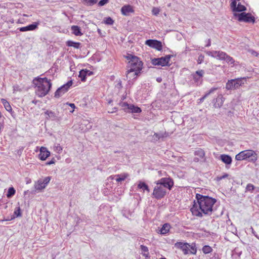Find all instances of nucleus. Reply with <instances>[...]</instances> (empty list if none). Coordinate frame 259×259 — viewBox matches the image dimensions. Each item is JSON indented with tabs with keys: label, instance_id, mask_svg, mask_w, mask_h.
Here are the masks:
<instances>
[{
	"label": "nucleus",
	"instance_id": "obj_56",
	"mask_svg": "<svg viewBox=\"0 0 259 259\" xmlns=\"http://www.w3.org/2000/svg\"><path fill=\"white\" fill-rule=\"evenodd\" d=\"M156 80L158 82H160L162 80V79L160 77H158L157 78Z\"/></svg>",
	"mask_w": 259,
	"mask_h": 259
},
{
	"label": "nucleus",
	"instance_id": "obj_44",
	"mask_svg": "<svg viewBox=\"0 0 259 259\" xmlns=\"http://www.w3.org/2000/svg\"><path fill=\"white\" fill-rule=\"evenodd\" d=\"M14 214L17 217L21 216V209L19 207H18L15 209V210L14 211Z\"/></svg>",
	"mask_w": 259,
	"mask_h": 259
},
{
	"label": "nucleus",
	"instance_id": "obj_8",
	"mask_svg": "<svg viewBox=\"0 0 259 259\" xmlns=\"http://www.w3.org/2000/svg\"><path fill=\"white\" fill-rule=\"evenodd\" d=\"M170 58V55H166L164 57L155 58L152 60V63L154 65L166 66L168 65Z\"/></svg>",
	"mask_w": 259,
	"mask_h": 259
},
{
	"label": "nucleus",
	"instance_id": "obj_6",
	"mask_svg": "<svg viewBox=\"0 0 259 259\" xmlns=\"http://www.w3.org/2000/svg\"><path fill=\"white\" fill-rule=\"evenodd\" d=\"M246 78L243 77L229 80L226 84V89L227 90L237 89L244 84V80L245 81Z\"/></svg>",
	"mask_w": 259,
	"mask_h": 259
},
{
	"label": "nucleus",
	"instance_id": "obj_55",
	"mask_svg": "<svg viewBox=\"0 0 259 259\" xmlns=\"http://www.w3.org/2000/svg\"><path fill=\"white\" fill-rule=\"evenodd\" d=\"M211 45L210 39H208L207 44L206 45V47H208Z\"/></svg>",
	"mask_w": 259,
	"mask_h": 259
},
{
	"label": "nucleus",
	"instance_id": "obj_60",
	"mask_svg": "<svg viewBox=\"0 0 259 259\" xmlns=\"http://www.w3.org/2000/svg\"><path fill=\"white\" fill-rule=\"evenodd\" d=\"M255 237H256V238H257L258 239H259V238L258 237V236H257V235H255Z\"/></svg>",
	"mask_w": 259,
	"mask_h": 259
},
{
	"label": "nucleus",
	"instance_id": "obj_29",
	"mask_svg": "<svg viewBox=\"0 0 259 259\" xmlns=\"http://www.w3.org/2000/svg\"><path fill=\"white\" fill-rule=\"evenodd\" d=\"M80 42H74L72 40H68L67 41V45L69 47H73L74 48L78 49L80 46Z\"/></svg>",
	"mask_w": 259,
	"mask_h": 259
},
{
	"label": "nucleus",
	"instance_id": "obj_49",
	"mask_svg": "<svg viewBox=\"0 0 259 259\" xmlns=\"http://www.w3.org/2000/svg\"><path fill=\"white\" fill-rule=\"evenodd\" d=\"M217 90V88H212L207 92H206L205 93V94L207 95V96H208L209 95L213 93Z\"/></svg>",
	"mask_w": 259,
	"mask_h": 259
},
{
	"label": "nucleus",
	"instance_id": "obj_23",
	"mask_svg": "<svg viewBox=\"0 0 259 259\" xmlns=\"http://www.w3.org/2000/svg\"><path fill=\"white\" fill-rule=\"evenodd\" d=\"M220 159L226 164H230L232 161L231 157L226 154L221 155L220 156Z\"/></svg>",
	"mask_w": 259,
	"mask_h": 259
},
{
	"label": "nucleus",
	"instance_id": "obj_41",
	"mask_svg": "<svg viewBox=\"0 0 259 259\" xmlns=\"http://www.w3.org/2000/svg\"><path fill=\"white\" fill-rule=\"evenodd\" d=\"M54 149L58 153H60L62 151V148L59 144L55 145L54 147Z\"/></svg>",
	"mask_w": 259,
	"mask_h": 259
},
{
	"label": "nucleus",
	"instance_id": "obj_16",
	"mask_svg": "<svg viewBox=\"0 0 259 259\" xmlns=\"http://www.w3.org/2000/svg\"><path fill=\"white\" fill-rule=\"evenodd\" d=\"M170 134L166 132H160L159 133H155L153 136H152V139L154 141H156L160 139L163 140L164 139L170 136Z\"/></svg>",
	"mask_w": 259,
	"mask_h": 259
},
{
	"label": "nucleus",
	"instance_id": "obj_38",
	"mask_svg": "<svg viewBox=\"0 0 259 259\" xmlns=\"http://www.w3.org/2000/svg\"><path fill=\"white\" fill-rule=\"evenodd\" d=\"M224 60H225L228 63L231 64H233L234 63V60L233 59V58L228 55L227 54L226 56L225 57V59H224Z\"/></svg>",
	"mask_w": 259,
	"mask_h": 259
},
{
	"label": "nucleus",
	"instance_id": "obj_27",
	"mask_svg": "<svg viewBox=\"0 0 259 259\" xmlns=\"http://www.w3.org/2000/svg\"><path fill=\"white\" fill-rule=\"evenodd\" d=\"M170 228V225L165 223L162 226V227L159 230V232L161 234H165L169 231Z\"/></svg>",
	"mask_w": 259,
	"mask_h": 259
},
{
	"label": "nucleus",
	"instance_id": "obj_28",
	"mask_svg": "<svg viewBox=\"0 0 259 259\" xmlns=\"http://www.w3.org/2000/svg\"><path fill=\"white\" fill-rule=\"evenodd\" d=\"M129 176V175L127 173H123L120 175H116L115 177H116V181L117 182H120L124 181Z\"/></svg>",
	"mask_w": 259,
	"mask_h": 259
},
{
	"label": "nucleus",
	"instance_id": "obj_52",
	"mask_svg": "<svg viewBox=\"0 0 259 259\" xmlns=\"http://www.w3.org/2000/svg\"><path fill=\"white\" fill-rule=\"evenodd\" d=\"M55 160L54 158H53L51 161L47 162L46 163V165H51L52 164H54L55 163Z\"/></svg>",
	"mask_w": 259,
	"mask_h": 259
},
{
	"label": "nucleus",
	"instance_id": "obj_24",
	"mask_svg": "<svg viewBox=\"0 0 259 259\" xmlns=\"http://www.w3.org/2000/svg\"><path fill=\"white\" fill-rule=\"evenodd\" d=\"M72 33L76 36H81L82 35V33L81 32V30L79 27L76 25H73L71 27Z\"/></svg>",
	"mask_w": 259,
	"mask_h": 259
},
{
	"label": "nucleus",
	"instance_id": "obj_54",
	"mask_svg": "<svg viewBox=\"0 0 259 259\" xmlns=\"http://www.w3.org/2000/svg\"><path fill=\"white\" fill-rule=\"evenodd\" d=\"M84 70H85L86 71H87L86 72V74L87 75H90L92 74V72L90 71V70H87V69H85Z\"/></svg>",
	"mask_w": 259,
	"mask_h": 259
},
{
	"label": "nucleus",
	"instance_id": "obj_25",
	"mask_svg": "<svg viewBox=\"0 0 259 259\" xmlns=\"http://www.w3.org/2000/svg\"><path fill=\"white\" fill-rule=\"evenodd\" d=\"M138 188L142 189L143 191H146L148 192H150L148 186L145 182L139 181L138 184Z\"/></svg>",
	"mask_w": 259,
	"mask_h": 259
},
{
	"label": "nucleus",
	"instance_id": "obj_35",
	"mask_svg": "<svg viewBox=\"0 0 259 259\" xmlns=\"http://www.w3.org/2000/svg\"><path fill=\"white\" fill-rule=\"evenodd\" d=\"M202 251L205 254L211 252L212 250V248L208 245H205L202 248Z\"/></svg>",
	"mask_w": 259,
	"mask_h": 259
},
{
	"label": "nucleus",
	"instance_id": "obj_48",
	"mask_svg": "<svg viewBox=\"0 0 259 259\" xmlns=\"http://www.w3.org/2000/svg\"><path fill=\"white\" fill-rule=\"evenodd\" d=\"M208 96H207V95H206L205 94V95L202 97H201V98L199 99L198 100H197V103L198 104H201V103H202L204 100Z\"/></svg>",
	"mask_w": 259,
	"mask_h": 259
},
{
	"label": "nucleus",
	"instance_id": "obj_51",
	"mask_svg": "<svg viewBox=\"0 0 259 259\" xmlns=\"http://www.w3.org/2000/svg\"><path fill=\"white\" fill-rule=\"evenodd\" d=\"M249 52L253 56H258V54L253 50H249Z\"/></svg>",
	"mask_w": 259,
	"mask_h": 259
},
{
	"label": "nucleus",
	"instance_id": "obj_45",
	"mask_svg": "<svg viewBox=\"0 0 259 259\" xmlns=\"http://www.w3.org/2000/svg\"><path fill=\"white\" fill-rule=\"evenodd\" d=\"M159 12H160V9L158 8H156V7H154L152 10V13L153 15H155V16L158 15Z\"/></svg>",
	"mask_w": 259,
	"mask_h": 259
},
{
	"label": "nucleus",
	"instance_id": "obj_61",
	"mask_svg": "<svg viewBox=\"0 0 259 259\" xmlns=\"http://www.w3.org/2000/svg\"><path fill=\"white\" fill-rule=\"evenodd\" d=\"M2 117V114H0V118Z\"/></svg>",
	"mask_w": 259,
	"mask_h": 259
},
{
	"label": "nucleus",
	"instance_id": "obj_53",
	"mask_svg": "<svg viewBox=\"0 0 259 259\" xmlns=\"http://www.w3.org/2000/svg\"><path fill=\"white\" fill-rule=\"evenodd\" d=\"M228 177V175L227 174H226L224 175L223 176H221L220 177H218L217 179H218V180H221L225 179V178H227Z\"/></svg>",
	"mask_w": 259,
	"mask_h": 259
},
{
	"label": "nucleus",
	"instance_id": "obj_42",
	"mask_svg": "<svg viewBox=\"0 0 259 259\" xmlns=\"http://www.w3.org/2000/svg\"><path fill=\"white\" fill-rule=\"evenodd\" d=\"M239 1L240 0H231V3L230 6L233 11H234L235 9H236V7H237V2Z\"/></svg>",
	"mask_w": 259,
	"mask_h": 259
},
{
	"label": "nucleus",
	"instance_id": "obj_33",
	"mask_svg": "<svg viewBox=\"0 0 259 259\" xmlns=\"http://www.w3.org/2000/svg\"><path fill=\"white\" fill-rule=\"evenodd\" d=\"M16 191L13 187H10L9 188L7 196L8 198L12 197L15 193Z\"/></svg>",
	"mask_w": 259,
	"mask_h": 259
},
{
	"label": "nucleus",
	"instance_id": "obj_1",
	"mask_svg": "<svg viewBox=\"0 0 259 259\" xmlns=\"http://www.w3.org/2000/svg\"><path fill=\"white\" fill-rule=\"evenodd\" d=\"M196 198L197 200L198 205L195 203L191 208L192 214L198 217H202L203 213L210 215L212 211V206L215 203L216 200L199 194H196Z\"/></svg>",
	"mask_w": 259,
	"mask_h": 259
},
{
	"label": "nucleus",
	"instance_id": "obj_50",
	"mask_svg": "<svg viewBox=\"0 0 259 259\" xmlns=\"http://www.w3.org/2000/svg\"><path fill=\"white\" fill-rule=\"evenodd\" d=\"M121 81L119 80L115 85V88L118 90H120L122 88Z\"/></svg>",
	"mask_w": 259,
	"mask_h": 259
},
{
	"label": "nucleus",
	"instance_id": "obj_39",
	"mask_svg": "<svg viewBox=\"0 0 259 259\" xmlns=\"http://www.w3.org/2000/svg\"><path fill=\"white\" fill-rule=\"evenodd\" d=\"M104 22L107 25H112L114 23V21L111 17H108L104 18Z\"/></svg>",
	"mask_w": 259,
	"mask_h": 259
},
{
	"label": "nucleus",
	"instance_id": "obj_32",
	"mask_svg": "<svg viewBox=\"0 0 259 259\" xmlns=\"http://www.w3.org/2000/svg\"><path fill=\"white\" fill-rule=\"evenodd\" d=\"M87 72V71H86L84 69H82L79 71V74L78 76L81 78V80L82 81H84L85 80L86 76H87V74H86Z\"/></svg>",
	"mask_w": 259,
	"mask_h": 259
},
{
	"label": "nucleus",
	"instance_id": "obj_26",
	"mask_svg": "<svg viewBox=\"0 0 259 259\" xmlns=\"http://www.w3.org/2000/svg\"><path fill=\"white\" fill-rule=\"evenodd\" d=\"M1 104L4 106L5 108L8 112L12 111V107L10 103L5 99H2L1 101Z\"/></svg>",
	"mask_w": 259,
	"mask_h": 259
},
{
	"label": "nucleus",
	"instance_id": "obj_31",
	"mask_svg": "<svg viewBox=\"0 0 259 259\" xmlns=\"http://www.w3.org/2000/svg\"><path fill=\"white\" fill-rule=\"evenodd\" d=\"M245 10H246L245 7L239 3L233 12H242Z\"/></svg>",
	"mask_w": 259,
	"mask_h": 259
},
{
	"label": "nucleus",
	"instance_id": "obj_4",
	"mask_svg": "<svg viewBox=\"0 0 259 259\" xmlns=\"http://www.w3.org/2000/svg\"><path fill=\"white\" fill-rule=\"evenodd\" d=\"M237 160L241 161L248 159V161L255 162L257 159V155L252 150H246L237 154L235 156Z\"/></svg>",
	"mask_w": 259,
	"mask_h": 259
},
{
	"label": "nucleus",
	"instance_id": "obj_2",
	"mask_svg": "<svg viewBox=\"0 0 259 259\" xmlns=\"http://www.w3.org/2000/svg\"><path fill=\"white\" fill-rule=\"evenodd\" d=\"M156 185L154 187L152 193V197L156 199H160L165 197L167 190H170L174 186V181L169 177L162 178L155 182Z\"/></svg>",
	"mask_w": 259,
	"mask_h": 259
},
{
	"label": "nucleus",
	"instance_id": "obj_15",
	"mask_svg": "<svg viewBox=\"0 0 259 259\" xmlns=\"http://www.w3.org/2000/svg\"><path fill=\"white\" fill-rule=\"evenodd\" d=\"M175 246L178 249H181L184 254L189 253V248H190V245L188 243L183 242H177L175 244Z\"/></svg>",
	"mask_w": 259,
	"mask_h": 259
},
{
	"label": "nucleus",
	"instance_id": "obj_9",
	"mask_svg": "<svg viewBox=\"0 0 259 259\" xmlns=\"http://www.w3.org/2000/svg\"><path fill=\"white\" fill-rule=\"evenodd\" d=\"M72 81L70 80L68 81L66 84L62 85L61 87L58 88L55 93V97L58 98L64 95L67 92L69 88L72 85Z\"/></svg>",
	"mask_w": 259,
	"mask_h": 259
},
{
	"label": "nucleus",
	"instance_id": "obj_3",
	"mask_svg": "<svg viewBox=\"0 0 259 259\" xmlns=\"http://www.w3.org/2000/svg\"><path fill=\"white\" fill-rule=\"evenodd\" d=\"M33 81L35 85V93L38 97H42L48 94L52 87L51 80L46 77H37Z\"/></svg>",
	"mask_w": 259,
	"mask_h": 259
},
{
	"label": "nucleus",
	"instance_id": "obj_47",
	"mask_svg": "<svg viewBox=\"0 0 259 259\" xmlns=\"http://www.w3.org/2000/svg\"><path fill=\"white\" fill-rule=\"evenodd\" d=\"M109 0H101L98 3L99 6H103L109 2Z\"/></svg>",
	"mask_w": 259,
	"mask_h": 259
},
{
	"label": "nucleus",
	"instance_id": "obj_10",
	"mask_svg": "<svg viewBox=\"0 0 259 259\" xmlns=\"http://www.w3.org/2000/svg\"><path fill=\"white\" fill-rule=\"evenodd\" d=\"M234 16L238 17L239 21H243L246 22H254V17L249 13H245L242 12L240 14L234 13Z\"/></svg>",
	"mask_w": 259,
	"mask_h": 259
},
{
	"label": "nucleus",
	"instance_id": "obj_13",
	"mask_svg": "<svg viewBox=\"0 0 259 259\" xmlns=\"http://www.w3.org/2000/svg\"><path fill=\"white\" fill-rule=\"evenodd\" d=\"M145 44L151 48L161 51L162 49V44L160 41L155 39H148L146 41Z\"/></svg>",
	"mask_w": 259,
	"mask_h": 259
},
{
	"label": "nucleus",
	"instance_id": "obj_46",
	"mask_svg": "<svg viewBox=\"0 0 259 259\" xmlns=\"http://www.w3.org/2000/svg\"><path fill=\"white\" fill-rule=\"evenodd\" d=\"M204 58V56L203 55L200 54L199 56L198 59H197L198 64H200L202 63L203 62Z\"/></svg>",
	"mask_w": 259,
	"mask_h": 259
},
{
	"label": "nucleus",
	"instance_id": "obj_36",
	"mask_svg": "<svg viewBox=\"0 0 259 259\" xmlns=\"http://www.w3.org/2000/svg\"><path fill=\"white\" fill-rule=\"evenodd\" d=\"M195 154L198 156L200 158H203L205 155V153L202 149H199L195 151Z\"/></svg>",
	"mask_w": 259,
	"mask_h": 259
},
{
	"label": "nucleus",
	"instance_id": "obj_19",
	"mask_svg": "<svg viewBox=\"0 0 259 259\" xmlns=\"http://www.w3.org/2000/svg\"><path fill=\"white\" fill-rule=\"evenodd\" d=\"M134 10L133 7L130 5L123 6L121 9V13L124 16H128L130 13H133Z\"/></svg>",
	"mask_w": 259,
	"mask_h": 259
},
{
	"label": "nucleus",
	"instance_id": "obj_12",
	"mask_svg": "<svg viewBox=\"0 0 259 259\" xmlns=\"http://www.w3.org/2000/svg\"><path fill=\"white\" fill-rule=\"evenodd\" d=\"M206 54L209 56L221 60H224L225 57L226 56V53L222 51H206Z\"/></svg>",
	"mask_w": 259,
	"mask_h": 259
},
{
	"label": "nucleus",
	"instance_id": "obj_11",
	"mask_svg": "<svg viewBox=\"0 0 259 259\" xmlns=\"http://www.w3.org/2000/svg\"><path fill=\"white\" fill-rule=\"evenodd\" d=\"M51 180L50 177H47L44 179L38 180L34 184V188L37 190H41L46 188Z\"/></svg>",
	"mask_w": 259,
	"mask_h": 259
},
{
	"label": "nucleus",
	"instance_id": "obj_5",
	"mask_svg": "<svg viewBox=\"0 0 259 259\" xmlns=\"http://www.w3.org/2000/svg\"><path fill=\"white\" fill-rule=\"evenodd\" d=\"M126 58L128 60L127 68H130L131 70L135 69L137 71H141L143 63L139 58L129 54L127 55Z\"/></svg>",
	"mask_w": 259,
	"mask_h": 259
},
{
	"label": "nucleus",
	"instance_id": "obj_7",
	"mask_svg": "<svg viewBox=\"0 0 259 259\" xmlns=\"http://www.w3.org/2000/svg\"><path fill=\"white\" fill-rule=\"evenodd\" d=\"M122 110L125 112L131 113H139L141 112V108L133 104H128L126 102H121L119 104Z\"/></svg>",
	"mask_w": 259,
	"mask_h": 259
},
{
	"label": "nucleus",
	"instance_id": "obj_30",
	"mask_svg": "<svg viewBox=\"0 0 259 259\" xmlns=\"http://www.w3.org/2000/svg\"><path fill=\"white\" fill-rule=\"evenodd\" d=\"M140 249L143 252V255L146 257H148L149 255V250L148 247L143 245H141L140 246Z\"/></svg>",
	"mask_w": 259,
	"mask_h": 259
},
{
	"label": "nucleus",
	"instance_id": "obj_20",
	"mask_svg": "<svg viewBox=\"0 0 259 259\" xmlns=\"http://www.w3.org/2000/svg\"><path fill=\"white\" fill-rule=\"evenodd\" d=\"M39 25V22H34L28 26L19 28L18 29L21 32L32 31L36 29Z\"/></svg>",
	"mask_w": 259,
	"mask_h": 259
},
{
	"label": "nucleus",
	"instance_id": "obj_59",
	"mask_svg": "<svg viewBox=\"0 0 259 259\" xmlns=\"http://www.w3.org/2000/svg\"><path fill=\"white\" fill-rule=\"evenodd\" d=\"M255 237H256V238H257L258 239H259V238L258 237V236H257V235H255Z\"/></svg>",
	"mask_w": 259,
	"mask_h": 259
},
{
	"label": "nucleus",
	"instance_id": "obj_34",
	"mask_svg": "<svg viewBox=\"0 0 259 259\" xmlns=\"http://www.w3.org/2000/svg\"><path fill=\"white\" fill-rule=\"evenodd\" d=\"M190 249L189 248V253L190 252L191 254H195L197 252V249L195 244L194 243L191 244L190 245Z\"/></svg>",
	"mask_w": 259,
	"mask_h": 259
},
{
	"label": "nucleus",
	"instance_id": "obj_37",
	"mask_svg": "<svg viewBox=\"0 0 259 259\" xmlns=\"http://www.w3.org/2000/svg\"><path fill=\"white\" fill-rule=\"evenodd\" d=\"M242 253V250L239 247H236L233 252V255H237V256H240Z\"/></svg>",
	"mask_w": 259,
	"mask_h": 259
},
{
	"label": "nucleus",
	"instance_id": "obj_58",
	"mask_svg": "<svg viewBox=\"0 0 259 259\" xmlns=\"http://www.w3.org/2000/svg\"><path fill=\"white\" fill-rule=\"evenodd\" d=\"M111 102H112V101H111V100H109V101H108V103H109V104H110V103H111Z\"/></svg>",
	"mask_w": 259,
	"mask_h": 259
},
{
	"label": "nucleus",
	"instance_id": "obj_43",
	"mask_svg": "<svg viewBox=\"0 0 259 259\" xmlns=\"http://www.w3.org/2000/svg\"><path fill=\"white\" fill-rule=\"evenodd\" d=\"M254 189V186L251 184H247L246 187V190L247 191L252 192Z\"/></svg>",
	"mask_w": 259,
	"mask_h": 259
},
{
	"label": "nucleus",
	"instance_id": "obj_40",
	"mask_svg": "<svg viewBox=\"0 0 259 259\" xmlns=\"http://www.w3.org/2000/svg\"><path fill=\"white\" fill-rule=\"evenodd\" d=\"M85 5L92 6L97 3V0H82Z\"/></svg>",
	"mask_w": 259,
	"mask_h": 259
},
{
	"label": "nucleus",
	"instance_id": "obj_57",
	"mask_svg": "<svg viewBox=\"0 0 259 259\" xmlns=\"http://www.w3.org/2000/svg\"><path fill=\"white\" fill-rule=\"evenodd\" d=\"M92 127V125H89V127H88V129L91 128Z\"/></svg>",
	"mask_w": 259,
	"mask_h": 259
},
{
	"label": "nucleus",
	"instance_id": "obj_17",
	"mask_svg": "<svg viewBox=\"0 0 259 259\" xmlns=\"http://www.w3.org/2000/svg\"><path fill=\"white\" fill-rule=\"evenodd\" d=\"M224 100L225 99L222 94L219 95L218 97L212 101L213 106L215 108H220L223 105Z\"/></svg>",
	"mask_w": 259,
	"mask_h": 259
},
{
	"label": "nucleus",
	"instance_id": "obj_21",
	"mask_svg": "<svg viewBox=\"0 0 259 259\" xmlns=\"http://www.w3.org/2000/svg\"><path fill=\"white\" fill-rule=\"evenodd\" d=\"M50 155V152L46 147H41L40 149L39 157L40 160H45Z\"/></svg>",
	"mask_w": 259,
	"mask_h": 259
},
{
	"label": "nucleus",
	"instance_id": "obj_18",
	"mask_svg": "<svg viewBox=\"0 0 259 259\" xmlns=\"http://www.w3.org/2000/svg\"><path fill=\"white\" fill-rule=\"evenodd\" d=\"M126 72V77L127 79H129L130 80L136 78V77L140 74L141 71H137L135 69L131 70L130 68H127Z\"/></svg>",
	"mask_w": 259,
	"mask_h": 259
},
{
	"label": "nucleus",
	"instance_id": "obj_22",
	"mask_svg": "<svg viewBox=\"0 0 259 259\" xmlns=\"http://www.w3.org/2000/svg\"><path fill=\"white\" fill-rule=\"evenodd\" d=\"M62 108L66 112L73 113L74 111L75 106L73 103H66L63 104Z\"/></svg>",
	"mask_w": 259,
	"mask_h": 259
},
{
	"label": "nucleus",
	"instance_id": "obj_14",
	"mask_svg": "<svg viewBox=\"0 0 259 259\" xmlns=\"http://www.w3.org/2000/svg\"><path fill=\"white\" fill-rule=\"evenodd\" d=\"M204 74L203 70H199L195 72L192 74L193 79L194 82L198 85L200 84L202 81V77Z\"/></svg>",
	"mask_w": 259,
	"mask_h": 259
}]
</instances>
